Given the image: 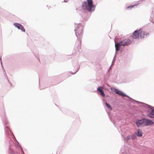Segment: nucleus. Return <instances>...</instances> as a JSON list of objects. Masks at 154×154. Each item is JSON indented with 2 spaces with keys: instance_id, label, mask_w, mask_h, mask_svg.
Here are the masks:
<instances>
[{
  "instance_id": "obj_14",
  "label": "nucleus",
  "mask_w": 154,
  "mask_h": 154,
  "mask_svg": "<svg viewBox=\"0 0 154 154\" xmlns=\"http://www.w3.org/2000/svg\"><path fill=\"white\" fill-rule=\"evenodd\" d=\"M135 5H131V6H128V7H127V8H130V9H131L132 8H133V7Z\"/></svg>"
},
{
  "instance_id": "obj_11",
  "label": "nucleus",
  "mask_w": 154,
  "mask_h": 154,
  "mask_svg": "<svg viewBox=\"0 0 154 154\" xmlns=\"http://www.w3.org/2000/svg\"><path fill=\"white\" fill-rule=\"evenodd\" d=\"M142 135V131L138 129V130L137 134V136L138 137H141Z\"/></svg>"
},
{
  "instance_id": "obj_1",
  "label": "nucleus",
  "mask_w": 154,
  "mask_h": 154,
  "mask_svg": "<svg viewBox=\"0 0 154 154\" xmlns=\"http://www.w3.org/2000/svg\"><path fill=\"white\" fill-rule=\"evenodd\" d=\"M87 3L86 2H83L82 4V8L89 11L91 12L95 10V6L93 5V2L92 0H87Z\"/></svg>"
},
{
  "instance_id": "obj_13",
  "label": "nucleus",
  "mask_w": 154,
  "mask_h": 154,
  "mask_svg": "<svg viewBox=\"0 0 154 154\" xmlns=\"http://www.w3.org/2000/svg\"><path fill=\"white\" fill-rule=\"evenodd\" d=\"M106 106L109 108V109L111 110H112V108L110 107L109 104H108L107 103H106Z\"/></svg>"
},
{
  "instance_id": "obj_10",
  "label": "nucleus",
  "mask_w": 154,
  "mask_h": 154,
  "mask_svg": "<svg viewBox=\"0 0 154 154\" xmlns=\"http://www.w3.org/2000/svg\"><path fill=\"white\" fill-rule=\"evenodd\" d=\"M14 25L16 27H17L19 29H21L22 31L23 32H25V29L20 24L18 23H15L14 24Z\"/></svg>"
},
{
  "instance_id": "obj_6",
  "label": "nucleus",
  "mask_w": 154,
  "mask_h": 154,
  "mask_svg": "<svg viewBox=\"0 0 154 154\" xmlns=\"http://www.w3.org/2000/svg\"><path fill=\"white\" fill-rule=\"evenodd\" d=\"M140 32V29L138 30H135L133 34L132 38H138L139 37Z\"/></svg>"
},
{
  "instance_id": "obj_12",
  "label": "nucleus",
  "mask_w": 154,
  "mask_h": 154,
  "mask_svg": "<svg viewBox=\"0 0 154 154\" xmlns=\"http://www.w3.org/2000/svg\"><path fill=\"white\" fill-rule=\"evenodd\" d=\"M79 28H78V29H76V30L75 31V33H76V34H77V33H78V34H81L82 33V28H81V30L80 32H79Z\"/></svg>"
},
{
  "instance_id": "obj_2",
  "label": "nucleus",
  "mask_w": 154,
  "mask_h": 154,
  "mask_svg": "<svg viewBox=\"0 0 154 154\" xmlns=\"http://www.w3.org/2000/svg\"><path fill=\"white\" fill-rule=\"evenodd\" d=\"M131 44V41L129 39H125L116 43H115V47L116 51H118L119 49V47L122 46H125L129 45Z\"/></svg>"
},
{
  "instance_id": "obj_7",
  "label": "nucleus",
  "mask_w": 154,
  "mask_h": 154,
  "mask_svg": "<svg viewBox=\"0 0 154 154\" xmlns=\"http://www.w3.org/2000/svg\"><path fill=\"white\" fill-rule=\"evenodd\" d=\"M144 120L145 119L139 120L136 122L137 125L138 126H145L144 125Z\"/></svg>"
},
{
  "instance_id": "obj_9",
  "label": "nucleus",
  "mask_w": 154,
  "mask_h": 154,
  "mask_svg": "<svg viewBox=\"0 0 154 154\" xmlns=\"http://www.w3.org/2000/svg\"><path fill=\"white\" fill-rule=\"evenodd\" d=\"M144 123L145 126L151 125L153 124V122L150 120L145 119Z\"/></svg>"
},
{
  "instance_id": "obj_5",
  "label": "nucleus",
  "mask_w": 154,
  "mask_h": 154,
  "mask_svg": "<svg viewBox=\"0 0 154 154\" xmlns=\"http://www.w3.org/2000/svg\"><path fill=\"white\" fill-rule=\"evenodd\" d=\"M140 36L141 38H143L146 37L147 36L149 35V33L143 31L141 29H140Z\"/></svg>"
},
{
  "instance_id": "obj_8",
  "label": "nucleus",
  "mask_w": 154,
  "mask_h": 154,
  "mask_svg": "<svg viewBox=\"0 0 154 154\" xmlns=\"http://www.w3.org/2000/svg\"><path fill=\"white\" fill-rule=\"evenodd\" d=\"M98 93H100V95L102 96H105V94L103 91V88L101 86H99L97 88Z\"/></svg>"
},
{
  "instance_id": "obj_3",
  "label": "nucleus",
  "mask_w": 154,
  "mask_h": 154,
  "mask_svg": "<svg viewBox=\"0 0 154 154\" xmlns=\"http://www.w3.org/2000/svg\"><path fill=\"white\" fill-rule=\"evenodd\" d=\"M111 90L112 92L116 93L119 95L122 96H127L124 93L114 88H111Z\"/></svg>"
},
{
  "instance_id": "obj_4",
  "label": "nucleus",
  "mask_w": 154,
  "mask_h": 154,
  "mask_svg": "<svg viewBox=\"0 0 154 154\" xmlns=\"http://www.w3.org/2000/svg\"><path fill=\"white\" fill-rule=\"evenodd\" d=\"M147 116L150 118H154V109L149 108L147 112Z\"/></svg>"
}]
</instances>
